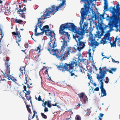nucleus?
Returning <instances> with one entry per match:
<instances>
[{"label": "nucleus", "instance_id": "5fc2aeb1", "mask_svg": "<svg viewBox=\"0 0 120 120\" xmlns=\"http://www.w3.org/2000/svg\"><path fill=\"white\" fill-rule=\"evenodd\" d=\"M23 88L24 90L23 91H26V86L24 85L23 86Z\"/></svg>", "mask_w": 120, "mask_h": 120}, {"label": "nucleus", "instance_id": "e2e57ef3", "mask_svg": "<svg viewBox=\"0 0 120 120\" xmlns=\"http://www.w3.org/2000/svg\"><path fill=\"white\" fill-rule=\"evenodd\" d=\"M105 82L106 83H108L109 82V80H106V81H105Z\"/></svg>", "mask_w": 120, "mask_h": 120}, {"label": "nucleus", "instance_id": "6e6d98bb", "mask_svg": "<svg viewBox=\"0 0 120 120\" xmlns=\"http://www.w3.org/2000/svg\"><path fill=\"white\" fill-rule=\"evenodd\" d=\"M26 84L28 88H30L31 87V86H30L28 84L26 83Z\"/></svg>", "mask_w": 120, "mask_h": 120}, {"label": "nucleus", "instance_id": "423d86ee", "mask_svg": "<svg viewBox=\"0 0 120 120\" xmlns=\"http://www.w3.org/2000/svg\"><path fill=\"white\" fill-rule=\"evenodd\" d=\"M67 29L70 31H73L75 33V34H77L76 31H78V28L73 23H67L61 24L60 26L59 32L61 34L67 36L68 39H69L70 35L68 34V32H65L64 31V30Z\"/></svg>", "mask_w": 120, "mask_h": 120}, {"label": "nucleus", "instance_id": "a878e982", "mask_svg": "<svg viewBox=\"0 0 120 120\" xmlns=\"http://www.w3.org/2000/svg\"><path fill=\"white\" fill-rule=\"evenodd\" d=\"M41 45H39L37 48L36 49H35V50L36 51H38L39 50V51L38 52V53H39L40 52L41 50Z\"/></svg>", "mask_w": 120, "mask_h": 120}, {"label": "nucleus", "instance_id": "dca6fc26", "mask_svg": "<svg viewBox=\"0 0 120 120\" xmlns=\"http://www.w3.org/2000/svg\"><path fill=\"white\" fill-rule=\"evenodd\" d=\"M104 39L105 40H109L110 41H111V38L110 37V34L109 33L106 34L104 35Z\"/></svg>", "mask_w": 120, "mask_h": 120}, {"label": "nucleus", "instance_id": "c03bdc74", "mask_svg": "<svg viewBox=\"0 0 120 120\" xmlns=\"http://www.w3.org/2000/svg\"><path fill=\"white\" fill-rule=\"evenodd\" d=\"M72 70L71 71V70H70V73L71 74V76H73L75 75V74L74 73H73L72 72Z\"/></svg>", "mask_w": 120, "mask_h": 120}, {"label": "nucleus", "instance_id": "f257e3e1", "mask_svg": "<svg viewBox=\"0 0 120 120\" xmlns=\"http://www.w3.org/2000/svg\"><path fill=\"white\" fill-rule=\"evenodd\" d=\"M119 5V4L117 5L116 9L115 8V6L113 7H111L109 8V11L112 14L111 16H108L107 17V20L109 21V22L108 25H105L104 27H103L104 25L103 23H98V25H96L97 31V34L95 35V38H101L105 33L104 30H106L107 28L109 29L111 27V23L114 24L116 28L118 27L117 24L118 23V20H120V17H119L120 15V8Z\"/></svg>", "mask_w": 120, "mask_h": 120}, {"label": "nucleus", "instance_id": "b1692460", "mask_svg": "<svg viewBox=\"0 0 120 120\" xmlns=\"http://www.w3.org/2000/svg\"><path fill=\"white\" fill-rule=\"evenodd\" d=\"M105 5L104 6V9L105 11H108V10L109 11V9H108V4H104Z\"/></svg>", "mask_w": 120, "mask_h": 120}, {"label": "nucleus", "instance_id": "5701e85b", "mask_svg": "<svg viewBox=\"0 0 120 120\" xmlns=\"http://www.w3.org/2000/svg\"><path fill=\"white\" fill-rule=\"evenodd\" d=\"M25 96L26 97V98L27 99V100L29 101V100H30V102L31 103V104H32V101H31V97L30 96H27V95H26L25 94Z\"/></svg>", "mask_w": 120, "mask_h": 120}, {"label": "nucleus", "instance_id": "e433bc0d", "mask_svg": "<svg viewBox=\"0 0 120 120\" xmlns=\"http://www.w3.org/2000/svg\"><path fill=\"white\" fill-rule=\"evenodd\" d=\"M37 25H38L37 24H36V25L35 26V30H34V31H35L34 34H36V33L37 32V29L38 28V26Z\"/></svg>", "mask_w": 120, "mask_h": 120}, {"label": "nucleus", "instance_id": "7ed1b4c3", "mask_svg": "<svg viewBox=\"0 0 120 120\" xmlns=\"http://www.w3.org/2000/svg\"><path fill=\"white\" fill-rule=\"evenodd\" d=\"M96 0H81L80 2H84V8H82L81 11V17L82 20V21H80L79 24L80 27V28H78L79 32H80V30H82V31H83L84 34H85V31L87 33H91L92 31L93 30V28L92 27L91 24H90V26L88 30V23H86V22L83 23L84 19L85 18L84 16L87 15L89 11L91 10L92 11L93 10L91 9L90 7V4L92 3Z\"/></svg>", "mask_w": 120, "mask_h": 120}, {"label": "nucleus", "instance_id": "4468645a", "mask_svg": "<svg viewBox=\"0 0 120 120\" xmlns=\"http://www.w3.org/2000/svg\"><path fill=\"white\" fill-rule=\"evenodd\" d=\"M90 39L91 40V45L92 46L98 45V42L97 41H95V38H94L93 36H91L90 38Z\"/></svg>", "mask_w": 120, "mask_h": 120}, {"label": "nucleus", "instance_id": "6ab92c4d", "mask_svg": "<svg viewBox=\"0 0 120 120\" xmlns=\"http://www.w3.org/2000/svg\"><path fill=\"white\" fill-rule=\"evenodd\" d=\"M51 101L48 100L47 101H45L44 103H43V105L46 106V105H47L48 107L49 108H51L52 106L50 103Z\"/></svg>", "mask_w": 120, "mask_h": 120}, {"label": "nucleus", "instance_id": "2f4dec72", "mask_svg": "<svg viewBox=\"0 0 120 120\" xmlns=\"http://www.w3.org/2000/svg\"><path fill=\"white\" fill-rule=\"evenodd\" d=\"M42 105L43 106L45 107L44 111L45 112H48L49 110L48 108L46 107V106H45V105H43V103L42 104Z\"/></svg>", "mask_w": 120, "mask_h": 120}, {"label": "nucleus", "instance_id": "052dcab7", "mask_svg": "<svg viewBox=\"0 0 120 120\" xmlns=\"http://www.w3.org/2000/svg\"><path fill=\"white\" fill-rule=\"evenodd\" d=\"M110 57H107V56H105V57H103V58H107V59H108Z\"/></svg>", "mask_w": 120, "mask_h": 120}, {"label": "nucleus", "instance_id": "09e8293b", "mask_svg": "<svg viewBox=\"0 0 120 120\" xmlns=\"http://www.w3.org/2000/svg\"><path fill=\"white\" fill-rule=\"evenodd\" d=\"M111 70L112 71H115L116 70V68H111Z\"/></svg>", "mask_w": 120, "mask_h": 120}, {"label": "nucleus", "instance_id": "3c124183", "mask_svg": "<svg viewBox=\"0 0 120 120\" xmlns=\"http://www.w3.org/2000/svg\"><path fill=\"white\" fill-rule=\"evenodd\" d=\"M28 43H26L25 44V47L26 48H27L28 47Z\"/></svg>", "mask_w": 120, "mask_h": 120}, {"label": "nucleus", "instance_id": "a18cd8bd", "mask_svg": "<svg viewBox=\"0 0 120 120\" xmlns=\"http://www.w3.org/2000/svg\"><path fill=\"white\" fill-rule=\"evenodd\" d=\"M20 14H21V17H22V18H24L25 17V15H24V13H22L21 14V13H20Z\"/></svg>", "mask_w": 120, "mask_h": 120}, {"label": "nucleus", "instance_id": "0e129e2a", "mask_svg": "<svg viewBox=\"0 0 120 120\" xmlns=\"http://www.w3.org/2000/svg\"><path fill=\"white\" fill-rule=\"evenodd\" d=\"M28 0H23V2L24 3L27 2V1Z\"/></svg>", "mask_w": 120, "mask_h": 120}, {"label": "nucleus", "instance_id": "c756f323", "mask_svg": "<svg viewBox=\"0 0 120 120\" xmlns=\"http://www.w3.org/2000/svg\"><path fill=\"white\" fill-rule=\"evenodd\" d=\"M87 76L88 77V79L90 80V81H92L93 80H92V77L91 76H90L89 73H87Z\"/></svg>", "mask_w": 120, "mask_h": 120}, {"label": "nucleus", "instance_id": "cd10ccee", "mask_svg": "<svg viewBox=\"0 0 120 120\" xmlns=\"http://www.w3.org/2000/svg\"><path fill=\"white\" fill-rule=\"evenodd\" d=\"M109 43L111 45V47H116V43H115L113 42L112 43L111 42H110Z\"/></svg>", "mask_w": 120, "mask_h": 120}, {"label": "nucleus", "instance_id": "603ef678", "mask_svg": "<svg viewBox=\"0 0 120 120\" xmlns=\"http://www.w3.org/2000/svg\"><path fill=\"white\" fill-rule=\"evenodd\" d=\"M104 115V114H103L102 113H101L99 114V115L100 116H100L101 118H102V117Z\"/></svg>", "mask_w": 120, "mask_h": 120}, {"label": "nucleus", "instance_id": "0eeeda50", "mask_svg": "<svg viewBox=\"0 0 120 120\" xmlns=\"http://www.w3.org/2000/svg\"><path fill=\"white\" fill-rule=\"evenodd\" d=\"M81 32H79V31H76L77 34H74L73 37L77 43V50L80 51L81 50L83 49L85 46L86 42H82L80 41V40L82 39L83 37L82 36L84 35L83 31H82V30H80Z\"/></svg>", "mask_w": 120, "mask_h": 120}, {"label": "nucleus", "instance_id": "c9c22d12", "mask_svg": "<svg viewBox=\"0 0 120 120\" xmlns=\"http://www.w3.org/2000/svg\"><path fill=\"white\" fill-rule=\"evenodd\" d=\"M107 41H106V40H103L102 39L100 41V43H101L103 44H105L107 43Z\"/></svg>", "mask_w": 120, "mask_h": 120}, {"label": "nucleus", "instance_id": "4be33fe9", "mask_svg": "<svg viewBox=\"0 0 120 120\" xmlns=\"http://www.w3.org/2000/svg\"><path fill=\"white\" fill-rule=\"evenodd\" d=\"M33 111L34 112V114L33 116H32V119H33L35 116L36 118L37 119V120H38V116L37 114V112L35 110H33Z\"/></svg>", "mask_w": 120, "mask_h": 120}, {"label": "nucleus", "instance_id": "f3484780", "mask_svg": "<svg viewBox=\"0 0 120 120\" xmlns=\"http://www.w3.org/2000/svg\"><path fill=\"white\" fill-rule=\"evenodd\" d=\"M98 16L96 15H95V19H98V18H99L101 20H102V19H104L105 18L104 17V15L103 14L101 15L100 13L98 12Z\"/></svg>", "mask_w": 120, "mask_h": 120}, {"label": "nucleus", "instance_id": "79ce46f5", "mask_svg": "<svg viewBox=\"0 0 120 120\" xmlns=\"http://www.w3.org/2000/svg\"><path fill=\"white\" fill-rule=\"evenodd\" d=\"M104 78H101V80H100V82H101V85H103L104 84V83L102 81V80H103V79H104Z\"/></svg>", "mask_w": 120, "mask_h": 120}, {"label": "nucleus", "instance_id": "338daca9", "mask_svg": "<svg viewBox=\"0 0 120 120\" xmlns=\"http://www.w3.org/2000/svg\"><path fill=\"white\" fill-rule=\"evenodd\" d=\"M25 58L26 59H28L29 58L28 56H26Z\"/></svg>", "mask_w": 120, "mask_h": 120}, {"label": "nucleus", "instance_id": "c85d7f7f", "mask_svg": "<svg viewBox=\"0 0 120 120\" xmlns=\"http://www.w3.org/2000/svg\"><path fill=\"white\" fill-rule=\"evenodd\" d=\"M82 62L85 64H86L87 63L88 60L86 59H83L82 60Z\"/></svg>", "mask_w": 120, "mask_h": 120}, {"label": "nucleus", "instance_id": "a19ab883", "mask_svg": "<svg viewBox=\"0 0 120 120\" xmlns=\"http://www.w3.org/2000/svg\"><path fill=\"white\" fill-rule=\"evenodd\" d=\"M50 31H51V30H50V31H47V33H45V34L46 35H47V36H49V35L50 34Z\"/></svg>", "mask_w": 120, "mask_h": 120}, {"label": "nucleus", "instance_id": "4d7b16f0", "mask_svg": "<svg viewBox=\"0 0 120 120\" xmlns=\"http://www.w3.org/2000/svg\"><path fill=\"white\" fill-rule=\"evenodd\" d=\"M45 71L46 72V73H45V74H47L48 76H49V75L48 74V69H46L45 70Z\"/></svg>", "mask_w": 120, "mask_h": 120}, {"label": "nucleus", "instance_id": "864d4df0", "mask_svg": "<svg viewBox=\"0 0 120 120\" xmlns=\"http://www.w3.org/2000/svg\"><path fill=\"white\" fill-rule=\"evenodd\" d=\"M103 86L104 85H101L100 86V89H101V90L102 89H104V88H103Z\"/></svg>", "mask_w": 120, "mask_h": 120}, {"label": "nucleus", "instance_id": "49530a36", "mask_svg": "<svg viewBox=\"0 0 120 120\" xmlns=\"http://www.w3.org/2000/svg\"><path fill=\"white\" fill-rule=\"evenodd\" d=\"M20 71L21 72L20 74V75H22L23 74V70H22V69L21 68H20L19 69Z\"/></svg>", "mask_w": 120, "mask_h": 120}, {"label": "nucleus", "instance_id": "39448f33", "mask_svg": "<svg viewBox=\"0 0 120 120\" xmlns=\"http://www.w3.org/2000/svg\"><path fill=\"white\" fill-rule=\"evenodd\" d=\"M68 44L67 42L64 39L63 40V43L61 47V49L63 51V54H59L58 55H57L56 57L58 58L60 61H62L65 60L66 57L69 55V53H75L76 51V49L74 47H68L66 48Z\"/></svg>", "mask_w": 120, "mask_h": 120}, {"label": "nucleus", "instance_id": "393cba45", "mask_svg": "<svg viewBox=\"0 0 120 120\" xmlns=\"http://www.w3.org/2000/svg\"><path fill=\"white\" fill-rule=\"evenodd\" d=\"M26 107L28 112L30 114H32V112L31 111L30 109L29 108V107L30 106V105H26Z\"/></svg>", "mask_w": 120, "mask_h": 120}, {"label": "nucleus", "instance_id": "aec40b11", "mask_svg": "<svg viewBox=\"0 0 120 120\" xmlns=\"http://www.w3.org/2000/svg\"><path fill=\"white\" fill-rule=\"evenodd\" d=\"M101 94H103V95H101V97L106 96V91L104 89L103 90L102 89L101 90Z\"/></svg>", "mask_w": 120, "mask_h": 120}, {"label": "nucleus", "instance_id": "de8ad7c7", "mask_svg": "<svg viewBox=\"0 0 120 120\" xmlns=\"http://www.w3.org/2000/svg\"><path fill=\"white\" fill-rule=\"evenodd\" d=\"M99 90V88L98 87H96L94 89V91H98Z\"/></svg>", "mask_w": 120, "mask_h": 120}, {"label": "nucleus", "instance_id": "69168bd1", "mask_svg": "<svg viewBox=\"0 0 120 120\" xmlns=\"http://www.w3.org/2000/svg\"><path fill=\"white\" fill-rule=\"evenodd\" d=\"M31 116V115H30V114L29 115L28 120H30V117Z\"/></svg>", "mask_w": 120, "mask_h": 120}, {"label": "nucleus", "instance_id": "8fccbe9b", "mask_svg": "<svg viewBox=\"0 0 120 120\" xmlns=\"http://www.w3.org/2000/svg\"><path fill=\"white\" fill-rule=\"evenodd\" d=\"M24 11H23V9H19V10L17 11V12H22Z\"/></svg>", "mask_w": 120, "mask_h": 120}, {"label": "nucleus", "instance_id": "ea45409f", "mask_svg": "<svg viewBox=\"0 0 120 120\" xmlns=\"http://www.w3.org/2000/svg\"><path fill=\"white\" fill-rule=\"evenodd\" d=\"M35 99L36 100H38V101H41V96L40 95H39V97L38 98L36 97H35Z\"/></svg>", "mask_w": 120, "mask_h": 120}, {"label": "nucleus", "instance_id": "7c9ffc66", "mask_svg": "<svg viewBox=\"0 0 120 120\" xmlns=\"http://www.w3.org/2000/svg\"><path fill=\"white\" fill-rule=\"evenodd\" d=\"M81 117L79 115H77L76 116L75 120H81Z\"/></svg>", "mask_w": 120, "mask_h": 120}, {"label": "nucleus", "instance_id": "72a5a7b5", "mask_svg": "<svg viewBox=\"0 0 120 120\" xmlns=\"http://www.w3.org/2000/svg\"><path fill=\"white\" fill-rule=\"evenodd\" d=\"M44 33V32H43V31L41 32V33H37V32L36 33V34H35V35L36 36H38L39 35H40L41 34L42 35Z\"/></svg>", "mask_w": 120, "mask_h": 120}, {"label": "nucleus", "instance_id": "6e6552de", "mask_svg": "<svg viewBox=\"0 0 120 120\" xmlns=\"http://www.w3.org/2000/svg\"><path fill=\"white\" fill-rule=\"evenodd\" d=\"M10 58L8 57H7L5 60H4L5 65L6 67V72L8 74V80H11L13 82H15L16 81V79L15 78L12 76L10 75V64L9 62Z\"/></svg>", "mask_w": 120, "mask_h": 120}, {"label": "nucleus", "instance_id": "9b49d317", "mask_svg": "<svg viewBox=\"0 0 120 120\" xmlns=\"http://www.w3.org/2000/svg\"><path fill=\"white\" fill-rule=\"evenodd\" d=\"M99 70V73L100 75L97 74V78L98 80H100L101 78H104L107 72H109V73L112 74L113 73L111 70H109V69L106 68V66L103 67L102 68L100 67Z\"/></svg>", "mask_w": 120, "mask_h": 120}, {"label": "nucleus", "instance_id": "f8f14e48", "mask_svg": "<svg viewBox=\"0 0 120 120\" xmlns=\"http://www.w3.org/2000/svg\"><path fill=\"white\" fill-rule=\"evenodd\" d=\"M15 29L16 32H12V34L13 35H14L16 38V42L18 43V45L19 46L20 44L18 43V42H20L21 40L20 38L21 36L20 34V31L18 30L17 27H16Z\"/></svg>", "mask_w": 120, "mask_h": 120}, {"label": "nucleus", "instance_id": "bf43d9fd", "mask_svg": "<svg viewBox=\"0 0 120 120\" xmlns=\"http://www.w3.org/2000/svg\"><path fill=\"white\" fill-rule=\"evenodd\" d=\"M118 46L120 47V41H118Z\"/></svg>", "mask_w": 120, "mask_h": 120}, {"label": "nucleus", "instance_id": "680f3d73", "mask_svg": "<svg viewBox=\"0 0 120 120\" xmlns=\"http://www.w3.org/2000/svg\"><path fill=\"white\" fill-rule=\"evenodd\" d=\"M57 104V103H56L55 104H52V105L53 106H56Z\"/></svg>", "mask_w": 120, "mask_h": 120}, {"label": "nucleus", "instance_id": "37998d69", "mask_svg": "<svg viewBox=\"0 0 120 120\" xmlns=\"http://www.w3.org/2000/svg\"><path fill=\"white\" fill-rule=\"evenodd\" d=\"M26 93H25V94L26 95H29L30 94V90H28L26 91Z\"/></svg>", "mask_w": 120, "mask_h": 120}, {"label": "nucleus", "instance_id": "473e14b6", "mask_svg": "<svg viewBox=\"0 0 120 120\" xmlns=\"http://www.w3.org/2000/svg\"><path fill=\"white\" fill-rule=\"evenodd\" d=\"M41 114L42 117L44 119H46L47 118V116L45 115L43 113L41 112Z\"/></svg>", "mask_w": 120, "mask_h": 120}, {"label": "nucleus", "instance_id": "2eb2a0df", "mask_svg": "<svg viewBox=\"0 0 120 120\" xmlns=\"http://www.w3.org/2000/svg\"><path fill=\"white\" fill-rule=\"evenodd\" d=\"M51 41V40L49 43L48 44L49 48L48 49V51L50 52L51 51V49L52 48H53L56 46V45L55 44V42H54L53 43Z\"/></svg>", "mask_w": 120, "mask_h": 120}, {"label": "nucleus", "instance_id": "9d476101", "mask_svg": "<svg viewBox=\"0 0 120 120\" xmlns=\"http://www.w3.org/2000/svg\"><path fill=\"white\" fill-rule=\"evenodd\" d=\"M74 62H70L69 64L65 63L64 64L63 63H60L58 66L57 68H62V71H70V70L73 69V64Z\"/></svg>", "mask_w": 120, "mask_h": 120}, {"label": "nucleus", "instance_id": "a211bd4d", "mask_svg": "<svg viewBox=\"0 0 120 120\" xmlns=\"http://www.w3.org/2000/svg\"><path fill=\"white\" fill-rule=\"evenodd\" d=\"M51 51L54 52L53 55L56 56H56H57V55H58L59 54V51L58 49H52Z\"/></svg>", "mask_w": 120, "mask_h": 120}, {"label": "nucleus", "instance_id": "412c9836", "mask_svg": "<svg viewBox=\"0 0 120 120\" xmlns=\"http://www.w3.org/2000/svg\"><path fill=\"white\" fill-rule=\"evenodd\" d=\"M25 76L26 82L25 83V84H26L27 82L29 83V82H31V79H30V78L28 76V75H27V76L26 75Z\"/></svg>", "mask_w": 120, "mask_h": 120}, {"label": "nucleus", "instance_id": "f704fd0d", "mask_svg": "<svg viewBox=\"0 0 120 120\" xmlns=\"http://www.w3.org/2000/svg\"><path fill=\"white\" fill-rule=\"evenodd\" d=\"M54 35L55 33L53 31H50V34L48 36L50 37H52V34Z\"/></svg>", "mask_w": 120, "mask_h": 120}, {"label": "nucleus", "instance_id": "58836bf2", "mask_svg": "<svg viewBox=\"0 0 120 120\" xmlns=\"http://www.w3.org/2000/svg\"><path fill=\"white\" fill-rule=\"evenodd\" d=\"M91 50V49H89L88 50V54L89 55V57H90L91 56V52H90Z\"/></svg>", "mask_w": 120, "mask_h": 120}, {"label": "nucleus", "instance_id": "13d9d810", "mask_svg": "<svg viewBox=\"0 0 120 120\" xmlns=\"http://www.w3.org/2000/svg\"><path fill=\"white\" fill-rule=\"evenodd\" d=\"M104 0L105 1L104 4H108L107 0Z\"/></svg>", "mask_w": 120, "mask_h": 120}, {"label": "nucleus", "instance_id": "20e7f679", "mask_svg": "<svg viewBox=\"0 0 120 120\" xmlns=\"http://www.w3.org/2000/svg\"><path fill=\"white\" fill-rule=\"evenodd\" d=\"M62 0V3H61L58 6L56 7L55 5H53L52 6L51 8H50L47 9L46 10L45 12L42 16L41 17L38 19L37 24L38 25L41 30L43 31V33H47V31H50V29H49V26L48 25H46L44 26L43 28H42L41 27L42 26L43 22H42L41 21H40V19H41V18L42 17L44 18L43 19L47 18H45V17L49 16L51 13H52L53 12V15L58 10L59 8H62L64 5L66 4L65 0Z\"/></svg>", "mask_w": 120, "mask_h": 120}, {"label": "nucleus", "instance_id": "1a4fd4ad", "mask_svg": "<svg viewBox=\"0 0 120 120\" xmlns=\"http://www.w3.org/2000/svg\"><path fill=\"white\" fill-rule=\"evenodd\" d=\"M82 58L83 57L81 54H80L78 56L77 60H75L74 61H72L71 62H74L73 64V68L74 67H75V69L76 68L79 67L80 68V72L82 73H84L86 70L85 68H83L82 64L80 63V62H82V60L83 59Z\"/></svg>", "mask_w": 120, "mask_h": 120}, {"label": "nucleus", "instance_id": "4c0bfd02", "mask_svg": "<svg viewBox=\"0 0 120 120\" xmlns=\"http://www.w3.org/2000/svg\"><path fill=\"white\" fill-rule=\"evenodd\" d=\"M1 51L2 53H4L6 51V50L5 49L3 48L1 50Z\"/></svg>", "mask_w": 120, "mask_h": 120}, {"label": "nucleus", "instance_id": "bb28decb", "mask_svg": "<svg viewBox=\"0 0 120 120\" xmlns=\"http://www.w3.org/2000/svg\"><path fill=\"white\" fill-rule=\"evenodd\" d=\"M15 22L19 23H21L23 22V21L21 20H18L17 19H16L15 20Z\"/></svg>", "mask_w": 120, "mask_h": 120}, {"label": "nucleus", "instance_id": "774afa93", "mask_svg": "<svg viewBox=\"0 0 120 120\" xmlns=\"http://www.w3.org/2000/svg\"><path fill=\"white\" fill-rule=\"evenodd\" d=\"M99 119V120H102L101 119V118L100 116H98Z\"/></svg>", "mask_w": 120, "mask_h": 120}, {"label": "nucleus", "instance_id": "f03ea898", "mask_svg": "<svg viewBox=\"0 0 120 120\" xmlns=\"http://www.w3.org/2000/svg\"><path fill=\"white\" fill-rule=\"evenodd\" d=\"M119 5V4L117 5L116 9L115 8V6L113 7H111L109 8V11L112 14L111 16H108L107 17V20L109 21V22L108 25H105L104 27H103L104 25L103 23H98V25H96L97 31V34L95 35V38H101L105 33L104 30H106L107 28L109 29L111 27V23L114 24L116 28L118 27L117 24L118 23V20H120V17H119L120 15V8Z\"/></svg>", "mask_w": 120, "mask_h": 120}, {"label": "nucleus", "instance_id": "ddd939ff", "mask_svg": "<svg viewBox=\"0 0 120 120\" xmlns=\"http://www.w3.org/2000/svg\"><path fill=\"white\" fill-rule=\"evenodd\" d=\"M78 96L80 99H83V102L84 104L86 103V101H88L87 96L84 93H82L78 94Z\"/></svg>", "mask_w": 120, "mask_h": 120}]
</instances>
